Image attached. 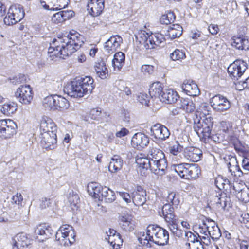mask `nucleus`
Returning a JSON list of instances; mask_svg holds the SVG:
<instances>
[{"label":"nucleus","mask_w":249,"mask_h":249,"mask_svg":"<svg viewBox=\"0 0 249 249\" xmlns=\"http://www.w3.org/2000/svg\"><path fill=\"white\" fill-rule=\"evenodd\" d=\"M22 6L14 4L10 7L7 16L4 18V22L7 25H11L19 22L24 17Z\"/></svg>","instance_id":"nucleus-5"},{"label":"nucleus","mask_w":249,"mask_h":249,"mask_svg":"<svg viewBox=\"0 0 249 249\" xmlns=\"http://www.w3.org/2000/svg\"><path fill=\"white\" fill-rule=\"evenodd\" d=\"M148 44H146V49H156L158 47L163 46L165 38L160 33H150Z\"/></svg>","instance_id":"nucleus-18"},{"label":"nucleus","mask_w":249,"mask_h":249,"mask_svg":"<svg viewBox=\"0 0 249 249\" xmlns=\"http://www.w3.org/2000/svg\"><path fill=\"white\" fill-rule=\"evenodd\" d=\"M106 239L113 247L114 249H118L120 247V245L122 243V240L119 233L116 235L112 236V237H106Z\"/></svg>","instance_id":"nucleus-48"},{"label":"nucleus","mask_w":249,"mask_h":249,"mask_svg":"<svg viewBox=\"0 0 249 249\" xmlns=\"http://www.w3.org/2000/svg\"><path fill=\"white\" fill-rule=\"evenodd\" d=\"M225 160L229 171L233 175V173H235V171L242 173L237 161L236 158L234 156H228L225 158Z\"/></svg>","instance_id":"nucleus-36"},{"label":"nucleus","mask_w":249,"mask_h":249,"mask_svg":"<svg viewBox=\"0 0 249 249\" xmlns=\"http://www.w3.org/2000/svg\"><path fill=\"white\" fill-rule=\"evenodd\" d=\"M39 138L40 143L43 148L52 149L55 147L57 142L55 132L41 133Z\"/></svg>","instance_id":"nucleus-14"},{"label":"nucleus","mask_w":249,"mask_h":249,"mask_svg":"<svg viewBox=\"0 0 249 249\" xmlns=\"http://www.w3.org/2000/svg\"><path fill=\"white\" fill-rule=\"evenodd\" d=\"M62 97L57 95H50L45 97L43 101V106L47 110L60 109Z\"/></svg>","instance_id":"nucleus-12"},{"label":"nucleus","mask_w":249,"mask_h":249,"mask_svg":"<svg viewBox=\"0 0 249 249\" xmlns=\"http://www.w3.org/2000/svg\"><path fill=\"white\" fill-rule=\"evenodd\" d=\"M184 156L190 161L197 162L201 160L202 151L198 148L189 147L185 149Z\"/></svg>","instance_id":"nucleus-23"},{"label":"nucleus","mask_w":249,"mask_h":249,"mask_svg":"<svg viewBox=\"0 0 249 249\" xmlns=\"http://www.w3.org/2000/svg\"><path fill=\"white\" fill-rule=\"evenodd\" d=\"M178 97L177 92L171 89H166L163 93L160 101L167 104H172L175 103Z\"/></svg>","instance_id":"nucleus-33"},{"label":"nucleus","mask_w":249,"mask_h":249,"mask_svg":"<svg viewBox=\"0 0 249 249\" xmlns=\"http://www.w3.org/2000/svg\"><path fill=\"white\" fill-rule=\"evenodd\" d=\"M17 109V105L14 102H9L4 104L1 109V112L7 115L14 113Z\"/></svg>","instance_id":"nucleus-44"},{"label":"nucleus","mask_w":249,"mask_h":249,"mask_svg":"<svg viewBox=\"0 0 249 249\" xmlns=\"http://www.w3.org/2000/svg\"><path fill=\"white\" fill-rule=\"evenodd\" d=\"M41 133L55 132L56 126L53 120L47 116H43L40 120Z\"/></svg>","instance_id":"nucleus-25"},{"label":"nucleus","mask_w":249,"mask_h":249,"mask_svg":"<svg viewBox=\"0 0 249 249\" xmlns=\"http://www.w3.org/2000/svg\"><path fill=\"white\" fill-rule=\"evenodd\" d=\"M57 42L56 39H54L52 44L54 46H50L48 49V53L50 54V57L52 60L57 61V59H55V58H58L59 60H61V55L62 54L61 52L62 51V46L56 45L55 43Z\"/></svg>","instance_id":"nucleus-32"},{"label":"nucleus","mask_w":249,"mask_h":249,"mask_svg":"<svg viewBox=\"0 0 249 249\" xmlns=\"http://www.w3.org/2000/svg\"><path fill=\"white\" fill-rule=\"evenodd\" d=\"M148 235V229L147 228L146 234H143L141 237L139 238V240L141 244L147 248H151L153 244L151 238Z\"/></svg>","instance_id":"nucleus-49"},{"label":"nucleus","mask_w":249,"mask_h":249,"mask_svg":"<svg viewBox=\"0 0 249 249\" xmlns=\"http://www.w3.org/2000/svg\"><path fill=\"white\" fill-rule=\"evenodd\" d=\"M63 35V59L76 51L80 46L79 34L72 30Z\"/></svg>","instance_id":"nucleus-2"},{"label":"nucleus","mask_w":249,"mask_h":249,"mask_svg":"<svg viewBox=\"0 0 249 249\" xmlns=\"http://www.w3.org/2000/svg\"><path fill=\"white\" fill-rule=\"evenodd\" d=\"M182 90L191 96H196L200 94L197 85L192 81L185 80L181 86Z\"/></svg>","instance_id":"nucleus-24"},{"label":"nucleus","mask_w":249,"mask_h":249,"mask_svg":"<svg viewBox=\"0 0 249 249\" xmlns=\"http://www.w3.org/2000/svg\"><path fill=\"white\" fill-rule=\"evenodd\" d=\"M123 160L119 155H114L110 161L108 169L112 173H116L120 170L123 166Z\"/></svg>","instance_id":"nucleus-31"},{"label":"nucleus","mask_w":249,"mask_h":249,"mask_svg":"<svg viewBox=\"0 0 249 249\" xmlns=\"http://www.w3.org/2000/svg\"><path fill=\"white\" fill-rule=\"evenodd\" d=\"M77 80L72 81L64 87L63 92L69 96L74 97H82L84 95L88 94V91L85 90V87Z\"/></svg>","instance_id":"nucleus-8"},{"label":"nucleus","mask_w":249,"mask_h":249,"mask_svg":"<svg viewBox=\"0 0 249 249\" xmlns=\"http://www.w3.org/2000/svg\"><path fill=\"white\" fill-rule=\"evenodd\" d=\"M133 202L136 206H142L146 202V192L140 186H138L132 195Z\"/></svg>","instance_id":"nucleus-22"},{"label":"nucleus","mask_w":249,"mask_h":249,"mask_svg":"<svg viewBox=\"0 0 249 249\" xmlns=\"http://www.w3.org/2000/svg\"><path fill=\"white\" fill-rule=\"evenodd\" d=\"M31 241L26 234L18 233L13 238V249H28Z\"/></svg>","instance_id":"nucleus-16"},{"label":"nucleus","mask_w":249,"mask_h":249,"mask_svg":"<svg viewBox=\"0 0 249 249\" xmlns=\"http://www.w3.org/2000/svg\"><path fill=\"white\" fill-rule=\"evenodd\" d=\"M12 199L13 202L15 204L18 206H21L23 197L20 193H17L15 195L13 196Z\"/></svg>","instance_id":"nucleus-63"},{"label":"nucleus","mask_w":249,"mask_h":249,"mask_svg":"<svg viewBox=\"0 0 249 249\" xmlns=\"http://www.w3.org/2000/svg\"><path fill=\"white\" fill-rule=\"evenodd\" d=\"M164 91L162 84L159 82H154L152 84L149 89V93L151 97L152 98H157L160 101L162 97V94Z\"/></svg>","instance_id":"nucleus-29"},{"label":"nucleus","mask_w":249,"mask_h":249,"mask_svg":"<svg viewBox=\"0 0 249 249\" xmlns=\"http://www.w3.org/2000/svg\"><path fill=\"white\" fill-rule=\"evenodd\" d=\"M17 125L13 120H0V137L3 139H10L17 133Z\"/></svg>","instance_id":"nucleus-6"},{"label":"nucleus","mask_w":249,"mask_h":249,"mask_svg":"<svg viewBox=\"0 0 249 249\" xmlns=\"http://www.w3.org/2000/svg\"><path fill=\"white\" fill-rule=\"evenodd\" d=\"M213 126V118L209 116L202 121L195 122L194 129L200 138L206 139L210 137Z\"/></svg>","instance_id":"nucleus-4"},{"label":"nucleus","mask_w":249,"mask_h":249,"mask_svg":"<svg viewBox=\"0 0 249 249\" xmlns=\"http://www.w3.org/2000/svg\"><path fill=\"white\" fill-rule=\"evenodd\" d=\"M213 141L215 142L220 143L222 142L225 138V134H221V132L218 131V132L214 135H211L210 137Z\"/></svg>","instance_id":"nucleus-62"},{"label":"nucleus","mask_w":249,"mask_h":249,"mask_svg":"<svg viewBox=\"0 0 249 249\" xmlns=\"http://www.w3.org/2000/svg\"><path fill=\"white\" fill-rule=\"evenodd\" d=\"M104 0H90L87 4V10L93 17L100 15L104 8Z\"/></svg>","instance_id":"nucleus-17"},{"label":"nucleus","mask_w":249,"mask_h":249,"mask_svg":"<svg viewBox=\"0 0 249 249\" xmlns=\"http://www.w3.org/2000/svg\"><path fill=\"white\" fill-rule=\"evenodd\" d=\"M169 152L173 155H177L183 149V146L181 145L178 142H176L174 144L169 147Z\"/></svg>","instance_id":"nucleus-56"},{"label":"nucleus","mask_w":249,"mask_h":249,"mask_svg":"<svg viewBox=\"0 0 249 249\" xmlns=\"http://www.w3.org/2000/svg\"><path fill=\"white\" fill-rule=\"evenodd\" d=\"M78 80L81 83L82 85L85 87V90L88 91V93H90L94 89L93 79L90 76H85L80 78Z\"/></svg>","instance_id":"nucleus-42"},{"label":"nucleus","mask_w":249,"mask_h":249,"mask_svg":"<svg viewBox=\"0 0 249 249\" xmlns=\"http://www.w3.org/2000/svg\"><path fill=\"white\" fill-rule=\"evenodd\" d=\"M218 129L220 132H223L225 134H228L231 130L232 124L228 121H222L218 124Z\"/></svg>","instance_id":"nucleus-46"},{"label":"nucleus","mask_w":249,"mask_h":249,"mask_svg":"<svg viewBox=\"0 0 249 249\" xmlns=\"http://www.w3.org/2000/svg\"><path fill=\"white\" fill-rule=\"evenodd\" d=\"M102 199L107 203H112L116 199L115 193L107 187H104L101 192Z\"/></svg>","instance_id":"nucleus-43"},{"label":"nucleus","mask_w":249,"mask_h":249,"mask_svg":"<svg viewBox=\"0 0 249 249\" xmlns=\"http://www.w3.org/2000/svg\"><path fill=\"white\" fill-rule=\"evenodd\" d=\"M68 200L70 203V206L71 210L75 212L77 211L80 206V198L79 196L74 194L73 192L70 193L69 196L68 197Z\"/></svg>","instance_id":"nucleus-39"},{"label":"nucleus","mask_w":249,"mask_h":249,"mask_svg":"<svg viewBox=\"0 0 249 249\" xmlns=\"http://www.w3.org/2000/svg\"><path fill=\"white\" fill-rule=\"evenodd\" d=\"M120 92L119 93L120 96L126 99H128L131 97L132 92L130 89L125 85H120L118 88Z\"/></svg>","instance_id":"nucleus-51"},{"label":"nucleus","mask_w":249,"mask_h":249,"mask_svg":"<svg viewBox=\"0 0 249 249\" xmlns=\"http://www.w3.org/2000/svg\"><path fill=\"white\" fill-rule=\"evenodd\" d=\"M141 71L145 75L152 74L154 72V67L151 65H143L141 67Z\"/></svg>","instance_id":"nucleus-60"},{"label":"nucleus","mask_w":249,"mask_h":249,"mask_svg":"<svg viewBox=\"0 0 249 249\" xmlns=\"http://www.w3.org/2000/svg\"><path fill=\"white\" fill-rule=\"evenodd\" d=\"M75 236L74 231L72 227L69 225H63V238L71 237L73 238Z\"/></svg>","instance_id":"nucleus-54"},{"label":"nucleus","mask_w":249,"mask_h":249,"mask_svg":"<svg viewBox=\"0 0 249 249\" xmlns=\"http://www.w3.org/2000/svg\"><path fill=\"white\" fill-rule=\"evenodd\" d=\"M167 201L169 203L168 204L171 203L173 206H178L180 202L178 197L173 192L169 193L167 197Z\"/></svg>","instance_id":"nucleus-55"},{"label":"nucleus","mask_w":249,"mask_h":249,"mask_svg":"<svg viewBox=\"0 0 249 249\" xmlns=\"http://www.w3.org/2000/svg\"><path fill=\"white\" fill-rule=\"evenodd\" d=\"M167 223V226L172 234L178 238L182 237L184 232L186 231L182 230L178 225V220L176 218L174 213L166 214L162 215Z\"/></svg>","instance_id":"nucleus-10"},{"label":"nucleus","mask_w":249,"mask_h":249,"mask_svg":"<svg viewBox=\"0 0 249 249\" xmlns=\"http://www.w3.org/2000/svg\"><path fill=\"white\" fill-rule=\"evenodd\" d=\"M198 109V112L202 113L203 115L207 117V115H209V113L211 111V108L210 106L205 103H201Z\"/></svg>","instance_id":"nucleus-58"},{"label":"nucleus","mask_w":249,"mask_h":249,"mask_svg":"<svg viewBox=\"0 0 249 249\" xmlns=\"http://www.w3.org/2000/svg\"><path fill=\"white\" fill-rule=\"evenodd\" d=\"M171 58L174 61L180 60L186 57L185 52L182 50L176 49L171 54Z\"/></svg>","instance_id":"nucleus-52"},{"label":"nucleus","mask_w":249,"mask_h":249,"mask_svg":"<svg viewBox=\"0 0 249 249\" xmlns=\"http://www.w3.org/2000/svg\"><path fill=\"white\" fill-rule=\"evenodd\" d=\"M174 212V208L170 204H165L162 207L161 211L162 215L173 213Z\"/></svg>","instance_id":"nucleus-64"},{"label":"nucleus","mask_w":249,"mask_h":249,"mask_svg":"<svg viewBox=\"0 0 249 249\" xmlns=\"http://www.w3.org/2000/svg\"><path fill=\"white\" fill-rule=\"evenodd\" d=\"M122 40L118 36H111L105 44V51L108 53H112L120 47Z\"/></svg>","instance_id":"nucleus-20"},{"label":"nucleus","mask_w":249,"mask_h":249,"mask_svg":"<svg viewBox=\"0 0 249 249\" xmlns=\"http://www.w3.org/2000/svg\"><path fill=\"white\" fill-rule=\"evenodd\" d=\"M135 36L136 40L140 44L143 45L145 48L146 44H148L149 38L150 37V33L144 30H140L135 34Z\"/></svg>","instance_id":"nucleus-41"},{"label":"nucleus","mask_w":249,"mask_h":249,"mask_svg":"<svg viewBox=\"0 0 249 249\" xmlns=\"http://www.w3.org/2000/svg\"><path fill=\"white\" fill-rule=\"evenodd\" d=\"M104 113L99 108H93L91 110L90 115L92 119L94 120H99L102 119Z\"/></svg>","instance_id":"nucleus-57"},{"label":"nucleus","mask_w":249,"mask_h":249,"mask_svg":"<svg viewBox=\"0 0 249 249\" xmlns=\"http://www.w3.org/2000/svg\"><path fill=\"white\" fill-rule=\"evenodd\" d=\"M159 226L155 225H150L147 227L148 234L151 238L152 241L155 243L156 239L157 238V229L159 228Z\"/></svg>","instance_id":"nucleus-53"},{"label":"nucleus","mask_w":249,"mask_h":249,"mask_svg":"<svg viewBox=\"0 0 249 249\" xmlns=\"http://www.w3.org/2000/svg\"><path fill=\"white\" fill-rule=\"evenodd\" d=\"M151 135L155 138L164 141L170 135L169 129L161 124L157 123L152 125L151 129Z\"/></svg>","instance_id":"nucleus-13"},{"label":"nucleus","mask_w":249,"mask_h":249,"mask_svg":"<svg viewBox=\"0 0 249 249\" xmlns=\"http://www.w3.org/2000/svg\"><path fill=\"white\" fill-rule=\"evenodd\" d=\"M168 36L173 39L179 37L182 34V27L178 24H173L169 27Z\"/></svg>","instance_id":"nucleus-40"},{"label":"nucleus","mask_w":249,"mask_h":249,"mask_svg":"<svg viewBox=\"0 0 249 249\" xmlns=\"http://www.w3.org/2000/svg\"><path fill=\"white\" fill-rule=\"evenodd\" d=\"M239 200L244 203L249 202V194L247 191L241 190L238 194Z\"/></svg>","instance_id":"nucleus-59"},{"label":"nucleus","mask_w":249,"mask_h":249,"mask_svg":"<svg viewBox=\"0 0 249 249\" xmlns=\"http://www.w3.org/2000/svg\"><path fill=\"white\" fill-rule=\"evenodd\" d=\"M184 234L187 240L185 244L187 249H204L201 242L191 231H184Z\"/></svg>","instance_id":"nucleus-15"},{"label":"nucleus","mask_w":249,"mask_h":249,"mask_svg":"<svg viewBox=\"0 0 249 249\" xmlns=\"http://www.w3.org/2000/svg\"><path fill=\"white\" fill-rule=\"evenodd\" d=\"M216 202V207L219 209L224 210L227 205V197L219 194V197L217 196L214 199Z\"/></svg>","instance_id":"nucleus-50"},{"label":"nucleus","mask_w":249,"mask_h":249,"mask_svg":"<svg viewBox=\"0 0 249 249\" xmlns=\"http://www.w3.org/2000/svg\"><path fill=\"white\" fill-rule=\"evenodd\" d=\"M148 158H146L150 163L156 162L165 158L164 153L161 150L156 147H152L149 151Z\"/></svg>","instance_id":"nucleus-38"},{"label":"nucleus","mask_w":249,"mask_h":249,"mask_svg":"<svg viewBox=\"0 0 249 249\" xmlns=\"http://www.w3.org/2000/svg\"><path fill=\"white\" fill-rule=\"evenodd\" d=\"M150 97L146 93H141L138 96V101L142 105L148 106L149 102Z\"/></svg>","instance_id":"nucleus-61"},{"label":"nucleus","mask_w":249,"mask_h":249,"mask_svg":"<svg viewBox=\"0 0 249 249\" xmlns=\"http://www.w3.org/2000/svg\"><path fill=\"white\" fill-rule=\"evenodd\" d=\"M103 189L104 187L95 182H91L87 186L89 194L96 198L101 197V192Z\"/></svg>","instance_id":"nucleus-37"},{"label":"nucleus","mask_w":249,"mask_h":249,"mask_svg":"<svg viewBox=\"0 0 249 249\" xmlns=\"http://www.w3.org/2000/svg\"><path fill=\"white\" fill-rule=\"evenodd\" d=\"M136 163L140 168L146 170L149 169L152 172L159 176L164 175L167 169V162L165 158L151 163L146 158H138Z\"/></svg>","instance_id":"nucleus-1"},{"label":"nucleus","mask_w":249,"mask_h":249,"mask_svg":"<svg viewBox=\"0 0 249 249\" xmlns=\"http://www.w3.org/2000/svg\"><path fill=\"white\" fill-rule=\"evenodd\" d=\"M175 171L182 178L196 179L200 174V169L196 164L181 163L175 165Z\"/></svg>","instance_id":"nucleus-3"},{"label":"nucleus","mask_w":249,"mask_h":249,"mask_svg":"<svg viewBox=\"0 0 249 249\" xmlns=\"http://www.w3.org/2000/svg\"><path fill=\"white\" fill-rule=\"evenodd\" d=\"M33 95L32 89L29 85L20 86L15 92V96L18 99V101L25 105L31 104L33 101Z\"/></svg>","instance_id":"nucleus-7"},{"label":"nucleus","mask_w":249,"mask_h":249,"mask_svg":"<svg viewBox=\"0 0 249 249\" xmlns=\"http://www.w3.org/2000/svg\"><path fill=\"white\" fill-rule=\"evenodd\" d=\"M53 230L51 227L46 224H40L37 226L35 232L36 235L44 236V239L50 238L53 234Z\"/></svg>","instance_id":"nucleus-34"},{"label":"nucleus","mask_w":249,"mask_h":249,"mask_svg":"<svg viewBox=\"0 0 249 249\" xmlns=\"http://www.w3.org/2000/svg\"><path fill=\"white\" fill-rule=\"evenodd\" d=\"M231 45L237 49L247 50L249 49V38L247 36H234L231 40Z\"/></svg>","instance_id":"nucleus-21"},{"label":"nucleus","mask_w":249,"mask_h":249,"mask_svg":"<svg viewBox=\"0 0 249 249\" xmlns=\"http://www.w3.org/2000/svg\"><path fill=\"white\" fill-rule=\"evenodd\" d=\"M119 225L121 229L125 231H131L134 229L132 216L128 214H122L119 217Z\"/></svg>","instance_id":"nucleus-19"},{"label":"nucleus","mask_w":249,"mask_h":249,"mask_svg":"<svg viewBox=\"0 0 249 249\" xmlns=\"http://www.w3.org/2000/svg\"><path fill=\"white\" fill-rule=\"evenodd\" d=\"M176 17L174 13L171 11H168L167 13L162 15L160 18V22L163 24H168L173 22Z\"/></svg>","instance_id":"nucleus-47"},{"label":"nucleus","mask_w":249,"mask_h":249,"mask_svg":"<svg viewBox=\"0 0 249 249\" xmlns=\"http://www.w3.org/2000/svg\"><path fill=\"white\" fill-rule=\"evenodd\" d=\"M212 107L217 112H223L230 108L231 103L225 97L220 94L215 95L210 100Z\"/></svg>","instance_id":"nucleus-11"},{"label":"nucleus","mask_w":249,"mask_h":249,"mask_svg":"<svg viewBox=\"0 0 249 249\" xmlns=\"http://www.w3.org/2000/svg\"><path fill=\"white\" fill-rule=\"evenodd\" d=\"M149 142V138L142 133L135 134L132 138V144L138 149L142 148L146 146Z\"/></svg>","instance_id":"nucleus-26"},{"label":"nucleus","mask_w":249,"mask_h":249,"mask_svg":"<svg viewBox=\"0 0 249 249\" xmlns=\"http://www.w3.org/2000/svg\"><path fill=\"white\" fill-rule=\"evenodd\" d=\"M157 238L156 239L155 244L159 245H164L166 244L169 240V233L165 229L159 227L157 229Z\"/></svg>","instance_id":"nucleus-30"},{"label":"nucleus","mask_w":249,"mask_h":249,"mask_svg":"<svg viewBox=\"0 0 249 249\" xmlns=\"http://www.w3.org/2000/svg\"><path fill=\"white\" fill-rule=\"evenodd\" d=\"M247 68L246 62L241 60H237L230 65L227 71L231 78L237 80L245 72Z\"/></svg>","instance_id":"nucleus-9"},{"label":"nucleus","mask_w":249,"mask_h":249,"mask_svg":"<svg viewBox=\"0 0 249 249\" xmlns=\"http://www.w3.org/2000/svg\"><path fill=\"white\" fill-rule=\"evenodd\" d=\"M125 54L121 52L116 53L114 55L112 64L115 71H120L124 64Z\"/></svg>","instance_id":"nucleus-35"},{"label":"nucleus","mask_w":249,"mask_h":249,"mask_svg":"<svg viewBox=\"0 0 249 249\" xmlns=\"http://www.w3.org/2000/svg\"><path fill=\"white\" fill-rule=\"evenodd\" d=\"M180 107L187 112H191L195 110V106L192 100L188 99H181Z\"/></svg>","instance_id":"nucleus-45"},{"label":"nucleus","mask_w":249,"mask_h":249,"mask_svg":"<svg viewBox=\"0 0 249 249\" xmlns=\"http://www.w3.org/2000/svg\"><path fill=\"white\" fill-rule=\"evenodd\" d=\"M94 69L98 76L101 79H105L108 75V70L103 59H99L95 62Z\"/></svg>","instance_id":"nucleus-28"},{"label":"nucleus","mask_w":249,"mask_h":249,"mask_svg":"<svg viewBox=\"0 0 249 249\" xmlns=\"http://www.w3.org/2000/svg\"><path fill=\"white\" fill-rule=\"evenodd\" d=\"M206 226L205 229L208 228V235L213 240H217L221 237L220 229L213 221L207 220Z\"/></svg>","instance_id":"nucleus-27"}]
</instances>
